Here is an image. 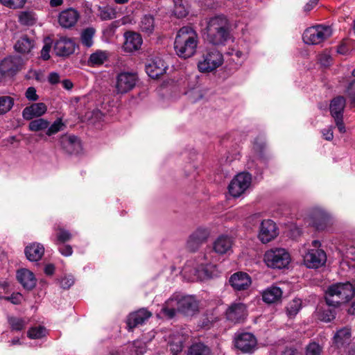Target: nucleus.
<instances>
[{"mask_svg":"<svg viewBox=\"0 0 355 355\" xmlns=\"http://www.w3.org/2000/svg\"><path fill=\"white\" fill-rule=\"evenodd\" d=\"M226 318L233 323L243 322L247 317L248 311L245 304L232 303L225 312Z\"/></svg>","mask_w":355,"mask_h":355,"instance_id":"nucleus-13","label":"nucleus"},{"mask_svg":"<svg viewBox=\"0 0 355 355\" xmlns=\"http://www.w3.org/2000/svg\"><path fill=\"white\" fill-rule=\"evenodd\" d=\"M174 1V10L173 12L175 16L178 18H182L185 17L188 11L184 6L182 3L181 0H173Z\"/></svg>","mask_w":355,"mask_h":355,"instance_id":"nucleus-47","label":"nucleus"},{"mask_svg":"<svg viewBox=\"0 0 355 355\" xmlns=\"http://www.w3.org/2000/svg\"><path fill=\"white\" fill-rule=\"evenodd\" d=\"M318 313L320 319L326 322L331 321L336 316L334 309H331L329 306L327 309H320Z\"/></svg>","mask_w":355,"mask_h":355,"instance_id":"nucleus-42","label":"nucleus"},{"mask_svg":"<svg viewBox=\"0 0 355 355\" xmlns=\"http://www.w3.org/2000/svg\"><path fill=\"white\" fill-rule=\"evenodd\" d=\"M26 0H0V2L6 7L12 9L22 8Z\"/></svg>","mask_w":355,"mask_h":355,"instance_id":"nucleus-48","label":"nucleus"},{"mask_svg":"<svg viewBox=\"0 0 355 355\" xmlns=\"http://www.w3.org/2000/svg\"><path fill=\"white\" fill-rule=\"evenodd\" d=\"M199 302L194 296L180 295V312L186 315H193L198 312Z\"/></svg>","mask_w":355,"mask_h":355,"instance_id":"nucleus-17","label":"nucleus"},{"mask_svg":"<svg viewBox=\"0 0 355 355\" xmlns=\"http://www.w3.org/2000/svg\"><path fill=\"white\" fill-rule=\"evenodd\" d=\"M21 64V60L19 57H8L1 62L0 71L3 74H12L20 69Z\"/></svg>","mask_w":355,"mask_h":355,"instance_id":"nucleus-23","label":"nucleus"},{"mask_svg":"<svg viewBox=\"0 0 355 355\" xmlns=\"http://www.w3.org/2000/svg\"><path fill=\"white\" fill-rule=\"evenodd\" d=\"M47 111L44 103H37L26 107L22 111V116L25 120H31L35 117H40Z\"/></svg>","mask_w":355,"mask_h":355,"instance_id":"nucleus-24","label":"nucleus"},{"mask_svg":"<svg viewBox=\"0 0 355 355\" xmlns=\"http://www.w3.org/2000/svg\"><path fill=\"white\" fill-rule=\"evenodd\" d=\"M4 300L10 301L14 304H19L22 299V295L20 293H13L10 296L4 297Z\"/></svg>","mask_w":355,"mask_h":355,"instance_id":"nucleus-55","label":"nucleus"},{"mask_svg":"<svg viewBox=\"0 0 355 355\" xmlns=\"http://www.w3.org/2000/svg\"><path fill=\"white\" fill-rule=\"evenodd\" d=\"M66 127L65 124L62 122L61 118L57 119L51 125L47 128L46 135L47 136H52L55 135L60 131H62Z\"/></svg>","mask_w":355,"mask_h":355,"instance_id":"nucleus-41","label":"nucleus"},{"mask_svg":"<svg viewBox=\"0 0 355 355\" xmlns=\"http://www.w3.org/2000/svg\"><path fill=\"white\" fill-rule=\"evenodd\" d=\"M37 20L36 15L33 11H24L19 15V22L25 26H32Z\"/></svg>","mask_w":355,"mask_h":355,"instance_id":"nucleus-39","label":"nucleus"},{"mask_svg":"<svg viewBox=\"0 0 355 355\" xmlns=\"http://www.w3.org/2000/svg\"><path fill=\"white\" fill-rule=\"evenodd\" d=\"M346 92L351 103L355 105V80L349 85Z\"/></svg>","mask_w":355,"mask_h":355,"instance_id":"nucleus-51","label":"nucleus"},{"mask_svg":"<svg viewBox=\"0 0 355 355\" xmlns=\"http://www.w3.org/2000/svg\"><path fill=\"white\" fill-rule=\"evenodd\" d=\"M95 32V29L92 27L87 28L82 31L80 40L85 46L89 48L93 45V37Z\"/></svg>","mask_w":355,"mask_h":355,"instance_id":"nucleus-37","label":"nucleus"},{"mask_svg":"<svg viewBox=\"0 0 355 355\" xmlns=\"http://www.w3.org/2000/svg\"><path fill=\"white\" fill-rule=\"evenodd\" d=\"M137 76L135 73L123 71L116 77L115 92L118 94H124L131 91L136 85Z\"/></svg>","mask_w":355,"mask_h":355,"instance_id":"nucleus-10","label":"nucleus"},{"mask_svg":"<svg viewBox=\"0 0 355 355\" xmlns=\"http://www.w3.org/2000/svg\"><path fill=\"white\" fill-rule=\"evenodd\" d=\"M180 295L173 294L163 305L162 311L169 318L174 317L177 312H180Z\"/></svg>","mask_w":355,"mask_h":355,"instance_id":"nucleus-26","label":"nucleus"},{"mask_svg":"<svg viewBox=\"0 0 355 355\" xmlns=\"http://www.w3.org/2000/svg\"><path fill=\"white\" fill-rule=\"evenodd\" d=\"M291 257L284 248H275L268 250L264 254V261L268 267L282 269L290 263Z\"/></svg>","mask_w":355,"mask_h":355,"instance_id":"nucleus-6","label":"nucleus"},{"mask_svg":"<svg viewBox=\"0 0 355 355\" xmlns=\"http://www.w3.org/2000/svg\"><path fill=\"white\" fill-rule=\"evenodd\" d=\"M167 65L160 58H155L152 60L146 66V71L152 78H157L165 73Z\"/></svg>","mask_w":355,"mask_h":355,"instance_id":"nucleus-22","label":"nucleus"},{"mask_svg":"<svg viewBox=\"0 0 355 355\" xmlns=\"http://www.w3.org/2000/svg\"><path fill=\"white\" fill-rule=\"evenodd\" d=\"M347 312L350 315H355V301L352 302L350 307L348 309Z\"/></svg>","mask_w":355,"mask_h":355,"instance_id":"nucleus-64","label":"nucleus"},{"mask_svg":"<svg viewBox=\"0 0 355 355\" xmlns=\"http://www.w3.org/2000/svg\"><path fill=\"white\" fill-rule=\"evenodd\" d=\"M182 273L183 277L189 281H203L218 276V270L216 265L198 264L195 261H189L183 267Z\"/></svg>","mask_w":355,"mask_h":355,"instance_id":"nucleus-3","label":"nucleus"},{"mask_svg":"<svg viewBox=\"0 0 355 355\" xmlns=\"http://www.w3.org/2000/svg\"><path fill=\"white\" fill-rule=\"evenodd\" d=\"M346 105L345 98L343 96L334 98L330 103V113L334 119L336 126L340 133L346 132L345 125L343 123V111Z\"/></svg>","mask_w":355,"mask_h":355,"instance_id":"nucleus-9","label":"nucleus"},{"mask_svg":"<svg viewBox=\"0 0 355 355\" xmlns=\"http://www.w3.org/2000/svg\"><path fill=\"white\" fill-rule=\"evenodd\" d=\"M59 252L65 257L71 256L73 253V250L71 245H64L58 248Z\"/></svg>","mask_w":355,"mask_h":355,"instance_id":"nucleus-57","label":"nucleus"},{"mask_svg":"<svg viewBox=\"0 0 355 355\" xmlns=\"http://www.w3.org/2000/svg\"><path fill=\"white\" fill-rule=\"evenodd\" d=\"M125 42L123 43V50L126 52H133L138 50L143 42L141 36L135 32L128 31L124 34Z\"/></svg>","mask_w":355,"mask_h":355,"instance_id":"nucleus-21","label":"nucleus"},{"mask_svg":"<svg viewBox=\"0 0 355 355\" xmlns=\"http://www.w3.org/2000/svg\"><path fill=\"white\" fill-rule=\"evenodd\" d=\"M63 3V0H50L51 7L60 6Z\"/></svg>","mask_w":355,"mask_h":355,"instance_id":"nucleus-63","label":"nucleus"},{"mask_svg":"<svg viewBox=\"0 0 355 355\" xmlns=\"http://www.w3.org/2000/svg\"><path fill=\"white\" fill-rule=\"evenodd\" d=\"M14 105V100L8 96H0V115L8 112Z\"/></svg>","mask_w":355,"mask_h":355,"instance_id":"nucleus-40","label":"nucleus"},{"mask_svg":"<svg viewBox=\"0 0 355 355\" xmlns=\"http://www.w3.org/2000/svg\"><path fill=\"white\" fill-rule=\"evenodd\" d=\"M58 231L56 236L58 242L64 243L71 239V234L69 231L63 228H58Z\"/></svg>","mask_w":355,"mask_h":355,"instance_id":"nucleus-50","label":"nucleus"},{"mask_svg":"<svg viewBox=\"0 0 355 355\" xmlns=\"http://www.w3.org/2000/svg\"><path fill=\"white\" fill-rule=\"evenodd\" d=\"M323 138L327 141H331L334 138L333 126L330 125L322 130Z\"/></svg>","mask_w":355,"mask_h":355,"instance_id":"nucleus-53","label":"nucleus"},{"mask_svg":"<svg viewBox=\"0 0 355 355\" xmlns=\"http://www.w3.org/2000/svg\"><path fill=\"white\" fill-rule=\"evenodd\" d=\"M223 63L222 53L216 49H211L205 53L198 62L200 71L206 73L214 71Z\"/></svg>","mask_w":355,"mask_h":355,"instance_id":"nucleus-7","label":"nucleus"},{"mask_svg":"<svg viewBox=\"0 0 355 355\" xmlns=\"http://www.w3.org/2000/svg\"><path fill=\"white\" fill-rule=\"evenodd\" d=\"M46 334V329L44 327H35L31 328L28 331V336L31 339H39Z\"/></svg>","mask_w":355,"mask_h":355,"instance_id":"nucleus-44","label":"nucleus"},{"mask_svg":"<svg viewBox=\"0 0 355 355\" xmlns=\"http://www.w3.org/2000/svg\"><path fill=\"white\" fill-rule=\"evenodd\" d=\"M74 283L72 276L64 277L60 280V286L64 289L69 288Z\"/></svg>","mask_w":355,"mask_h":355,"instance_id":"nucleus-54","label":"nucleus"},{"mask_svg":"<svg viewBox=\"0 0 355 355\" xmlns=\"http://www.w3.org/2000/svg\"><path fill=\"white\" fill-rule=\"evenodd\" d=\"M351 338V330L348 327H344L337 331L334 336V342L338 347H345L348 345Z\"/></svg>","mask_w":355,"mask_h":355,"instance_id":"nucleus-32","label":"nucleus"},{"mask_svg":"<svg viewBox=\"0 0 355 355\" xmlns=\"http://www.w3.org/2000/svg\"><path fill=\"white\" fill-rule=\"evenodd\" d=\"M59 141L61 147L69 154L77 153L81 149L80 141L74 135H63Z\"/></svg>","mask_w":355,"mask_h":355,"instance_id":"nucleus-18","label":"nucleus"},{"mask_svg":"<svg viewBox=\"0 0 355 355\" xmlns=\"http://www.w3.org/2000/svg\"><path fill=\"white\" fill-rule=\"evenodd\" d=\"M98 16L103 21L110 20L116 17V12L110 7L99 8Z\"/></svg>","mask_w":355,"mask_h":355,"instance_id":"nucleus-46","label":"nucleus"},{"mask_svg":"<svg viewBox=\"0 0 355 355\" xmlns=\"http://www.w3.org/2000/svg\"><path fill=\"white\" fill-rule=\"evenodd\" d=\"M49 126V121L43 118L32 120L28 124V129L33 132H39L46 130Z\"/></svg>","mask_w":355,"mask_h":355,"instance_id":"nucleus-38","label":"nucleus"},{"mask_svg":"<svg viewBox=\"0 0 355 355\" xmlns=\"http://www.w3.org/2000/svg\"><path fill=\"white\" fill-rule=\"evenodd\" d=\"M322 352V347L314 342L310 343L306 348V355H321Z\"/></svg>","mask_w":355,"mask_h":355,"instance_id":"nucleus-49","label":"nucleus"},{"mask_svg":"<svg viewBox=\"0 0 355 355\" xmlns=\"http://www.w3.org/2000/svg\"><path fill=\"white\" fill-rule=\"evenodd\" d=\"M209 232L206 228H198L193 232L187 243V248L191 252L196 251L209 237Z\"/></svg>","mask_w":355,"mask_h":355,"instance_id":"nucleus-15","label":"nucleus"},{"mask_svg":"<svg viewBox=\"0 0 355 355\" xmlns=\"http://www.w3.org/2000/svg\"><path fill=\"white\" fill-rule=\"evenodd\" d=\"M80 18L78 12L73 8H68L62 11L58 15V23L64 28L74 26Z\"/></svg>","mask_w":355,"mask_h":355,"instance_id":"nucleus-16","label":"nucleus"},{"mask_svg":"<svg viewBox=\"0 0 355 355\" xmlns=\"http://www.w3.org/2000/svg\"><path fill=\"white\" fill-rule=\"evenodd\" d=\"M48 80L50 83L54 85L59 82L60 76L57 73H51L49 76Z\"/></svg>","mask_w":355,"mask_h":355,"instance_id":"nucleus-59","label":"nucleus"},{"mask_svg":"<svg viewBox=\"0 0 355 355\" xmlns=\"http://www.w3.org/2000/svg\"><path fill=\"white\" fill-rule=\"evenodd\" d=\"M108 58V53L105 51L98 50L92 53L88 60L89 66L95 67L103 64Z\"/></svg>","mask_w":355,"mask_h":355,"instance_id":"nucleus-34","label":"nucleus"},{"mask_svg":"<svg viewBox=\"0 0 355 355\" xmlns=\"http://www.w3.org/2000/svg\"><path fill=\"white\" fill-rule=\"evenodd\" d=\"M282 295V291L279 287L271 286L263 293L262 298L265 302L272 304L279 301Z\"/></svg>","mask_w":355,"mask_h":355,"instance_id":"nucleus-30","label":"nucleus"},{"mask_svg":"<svg viewBox=\"0 0 355 355\" xmlns=\"http://www.w3.org/2000/svg\"><path fill=\"white\" fill-rule=\"evenodd\" d=\"M75 51V44L67 37H60L54 44V52L58 56H67Z\"/></svg>","mask_w":355,"mask_h":355,"instance_id":"nucleus-20","label":"nucleus"},{"mask_svg":"<svg viewBox=\"0 0 355 355\" xmlns=\"http://www.w3.org/2000/svg\"><path fill=\"white\" fill-rule=\"evenodd\" d=\"M230 284L236 291H244L251 285L250 277L245 272H237L230 278Z\"/></svg>","mask_w":355,"mask_h":355,"instance_id":"nucleus-19","label":"nucleus"},{"mask_svg":"<svg viewBox=\"0 0 355 355\" xmlns=\"http://www.w3.org/2000/svg\"><path fill=\"white\" fill-rule=\"evenodd\" d=\"M302 306V301L300 299H295L291 301L287 306V313L290 317H293L299 312Z\"/></svg>","mask_w":355,"mask_h":355,"instance_id":"nucleus-45","label":"nucleus"},{"mask_svg":"<svg viewBox=\"0 0 355 355\" xmlns=\"http://www.w3.org/2000/svg\"><path fill=\"white\" fill-rule=\"evenodd\" d=\"M278 234L276 224L272 220H263L259 227L258 238L263 243L272 241Z\"/></svg>","mask_w":355,"mask_h":355,"instance_id":"nucleus-14","label":"nucleus"},{"mask_svg":"<svg viewBox=\"0 0 355 355\" xmlns=\"http://www.w3.org/2000/svg\"><path fill=\"white\" fill-rule=\"evenodd\" d=\"M319 0H310L304 6V11H311L318 3Z\"/></svg>","mask_w":355,"mask_h":355,"instance_id":"nucleus-60","label":"nucleus"},{"mask_svg":"<svg viewBox=\"0 0 355 355\" xmlns=\"http://www.w3.org/2000/svg\"><path fill=\"white\" fill-rule=\"evenodd\" d=\"M198 43L197 33L190 26H184L178 32L174 48L178 56L188 58L196 53Z\"/></svg>","mask_w":355,"mask_h":355,"instance_id":"nucleus-2","label":"nucleus"},{"mask_svg":"<svg viewBox=\"0 0 355 355\" xmlns=\"http://www.w3.org/2000/svg\"><path fill=\"white\" fill-rule=\"evenodd\" d=\"M8 323L13 331H21L26 325V322L20 318L9 317Z\"/></svg>","mask_w":355,"mask_h":355,"instance_id":"nucleus-43","label":"nucleus"},{"mask_svg":"<svg viewBox=\"0 0 355 355\" xmlns=\"http://www.w3.org/2000/svg\"><path fill=\"white\" fill-rule=\"evenodd\" d=\"M140 29L148 35L151 34L155 28L154 18L151 15H145L140 22Z\"/></svg>","mask_w":355,"mask_h":355,"instance_id":"nucleus-36","label":"nucleus"},{"mask_svg":"<svg viewBox=\"0 0 355 355\" xmlns=\"http://www.w3.org/2000/svg\"><path fill=\"white\" fill-rule=\"evenodd\" d=\"M55 270V267L53 264H48L44 268V272L48 275H51L53 274Z\"/></svg>","mask_w":355,"mask_h":355,"instance_id":"nucleus-61","label":"nucleus"},{"mask_svg":"<svg viewBox=\"0 0 355 355\" xmlns=\"http://www.w3.org/2000/svg\"><path fill=\"white\" fill-rule=\"evenodd\" d=\"M25 95L26 98L29 101H35L39 98L38 95L36 94V89L33 87H28Z\"/></svg>","mask_w":355,"mask_h":355,"instance_id":"nucleus-52","label":"nucleus"},{"mask_svg":"<svg viewBox=\"0 0 355 355\" xmlns=\"http://www.w3.org/2000/svg\"><path fill=\"white\" fill-rule=\"evenodd\" d=\"M235 347L243 353H252L256 348L257 339L251 333H241L234 338Z\"/></svg>","mask_w":355,"mask_h":355,"instance_id":"nucleus-12","label":"nucleus"},{"mask_svg":"<svg viewBox=\"0 0 355 355\" xmlns=\"http://www.w3.org/2000/svg\"><path fill=\"white\" fill-rule=\"evenodd\" d=\"M17 278L19 283L26 289H32L36 285L34 274L29 270L22 268L17 272Z\"/></svg>","mask_w":355,"mask_h":355,"instance_id":"nucleus-28","label":"nucleus"},{"mask_svg":"<svg viewBox=\"0 0 355 355\" xmlns=\"http://www.w3.org/2000/svg\"><path fill=\"white\" fill-rule=\"evenodd\" d=\"M44 253V248L39 243H33L25 248V254L31 261H39L42 257Z\"/></svg>","mask_w":355,"mask_h":355,"instance_id":"nucleus-29","label":"nucleus"},{"mask_svg":"<svg viewBox=\"0 0 355 355\" xmlns=\"http://www.w3.org/2000/svg\"><path fill=\"white\" fill-rule=\"evenodd\" d=\"M183 338L179 334H174L169 340V345L171 351L173 355H177L182 350L183 348Z\"/></svg>","mask_w":355,"mask_h":355,"instance_id":"nucleus-35","label":"nucleus"},{"mask_svg":"<svg viewBox=\"0 0 355 355\" xmlns=\"http://www.w3.org/2000/svg\"><path fill=\"white\" fill-rule=\"evenodd\" d=\"M313 248L309 249L304 257V261L308 268H318L323 266L327 261V256L323 250L319 249L320 243L318 241H313Z\"/></svg>","mask_w":355,"mask_h":355,"instance_id":"nucleus-8","label":"nucleus"},{"mask_svg":"<svg viewBox=\"0 0 355 355\" xmlns=\"http://www.w3.org/2000/svg\"><path fill=\"white\" fill-rule=\"evenodd\" d=\"M206 38L214 45L224 44L230 39V24L224 15L209 19L206 27Z\"/></svg>","mask_w":355,"mask_h":355,"instance_id":"nucleus-1","label":"nucleus"},{"mask_svg":"<svg viewBox=\"0 0 355 355\" xmlns=\"http://www.w3.org/2000/svg\"><path fill=\"white\" fill-rule=\"evenodd\" d=\"M150 316L151 313L144 309L130 313L127 320L128 329L132 330L136 326L143 324Z\"/></svg>","mask_w":355,"mask_h":355,"instance_id":"nucleus-27","label":"nucleus"},{"mask_svg":"<svg viewBox=\"0 0 355 355\" xmlns=\"http://www.w3.org/2000/svg\"><path fill=\"white\" fill-rule=\"evenodd\" d=\"M187 355H213V353L208 345L199 342L193 343L190 346Z\"/></svg>","mask_w":355,"mask_h":355,"instance_id":"nucleus-33","label":"nucleus"},{"mask_svg":"<svg viewBox=\"0 0 355 355\" xmlns=\"http://www.w3.org/2000/svg\"><path fill=\"white\" fill-rule=\"evenodd\" d=\"M51 48L50 44H45L41 50V57L44 60H47L50 58Z\"/></svg>","mask_w":355,"mask_h":355,"instance_id":"nucleus-56","label":"nucleus"},{"mask_svg":"<svg viewBox=\"0 0 355 355\" xmlns=\"http://www.w3.org/2000/svg\"><path fill=\"white\" fill-rule=\"evenodd\" d=\"M62 86L66 89H71L73 87V83L69 80H64L62 82Z\"/></svg>","mask_w":355,"mask_h":355,"instance_id":"nucleus-62","label":"nucleus"},{"mask_svg":"<svg viewBox=\"0 0 355 355\" xmlns=\"http://www.w3.org/2000/svg\"><path fill=\"white\" fill-rule=\"evenodd\" d=\"M233 239L226 235L218 236L214 242L213 248L215 252L219 254H230L232 252Z\"/></svg>","mask_w":355,"mask_h":355,"instance_id":"nucleus-25","label":"nucleus"},{"mask_svg":"<svg viewBox=\"0 0 355 355\" xmlns=\"http://www.w3.org/2000/svg\"><path fill=\"white\" fill-rule=\"evenodd\" d=\"M33 46V40L26 35H22L15 43V49L20 53L26 54L30 53Z\"/></svg>","mask_w":355,"mask_h":355,"instance_id":"nucleus-31","label":"nucleus"},{"mask_svg":"<svg viewBox=\"0 0 355 355\" xmlns=\"http://www.w3.org/2000/svg\"><path fill=\"white\" fill-rule=\"evenodd\" d=\"M332 35L331 27L318 25L305 30L303 33V40L307 44H319L328 39Z\"/></svg>","mask_w":355,"mask_h":355,"instance_id":"nucleus-5","label":"nucleus"},{"mask_svg":"<svg viewBox=\"0 0 355 355\" xmlns=\"http://www.w3.org/2000/svg\"><path fill=\"white\" fill-rule=\"evenodd\" d=\"M252 177L248 173L237 174L229 184L230 195L235 198L239 197L250 187Z\"/></svg>","mask_w":355,"mask_h":355,"instance_id":"nucleus-11","label":"nucleus"},{"mask_svg":"<svg viewBox=\"0 0 355 355\" xmlns=\"http://www.w3.org/2000/svg\"><path fill=\"white\" fill-rule=\"evenodd\" d=\"M355 294V290L349 282L330 286L326 293L325 300L328 306L334 308L349 301Z\"/></svg>","mask_w":355,"mask_h":355,"instance_id":"nucleus-4","label":"nucleus"},{"mask_svg":"<svg viewBox=\"0 0 355 355\" xmlns=\"http://www.w3.org/2000/svg\"><path fill=\"white\" fill-rule=\"evenodd\" d=\"M331 58L327 53L320 54L319 56V61L320 64L324 67H327L330 64Z\"/></svg>","mask_w":355,"mask_h":355,"instance_id":"nucleus-58","label":"nucleus"}]
</instances>
